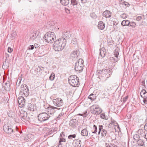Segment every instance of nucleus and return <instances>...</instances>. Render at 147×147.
Segmentation results:
<instances>
[{
    "label": "nucleus",
    "mask_w": 147,
    "mask_h": 147,
    "mask_svg": "<svg viewBox=\"0 0 147 147\" xmlns=\"http://www.w3.org/2000/svg\"><path fill=\"white\" fill-rule=\"evenodd\" d=\"M128 98V96H126L125 97V98H123V101L125 102V101H126L127 100Z\"/></svg>",
    "instance_id": "obj_59"
},
{
    "label": "nucleus",
    "mask_w": 147,
    "mask_h": 147,
    "mask_svg": "<svg viewBox=\"0 0 147 147\" xmlns=\"http://www.w3.org/2000/svg\"><path fill=\"white\" fill-rule=\"evenodd\" d=\"M129 24L130 26H131L132 27H135L136 26V24L134 22L131 23L130 22Z\"/></svg>",
    "instance_id": "obj_45"
},
{
    "label": "nucleus",
    "mask_w": 147,
    "mask_h": 147,
    "mask_svg": "<svg viewBox=\"0 0 147 147\" xmlns=\"http://www.w3.org/2000/svg\"><path fill=\"white\" fill-rule=\"evenodd\" d=\"M18 101L20 107H23L25 105V99L23 96L19 97Z\"/></svg>",
    "instance_id": "obj_13"
},
{
    "label": "nucleus",
    "mask_w": 147,
    "mask_h": 147,
    "mask_svg": "<svg viewBox=\"0 0 147 147\" xmlns=\"http://www.w3.org/2000/svg\"><path fill=\"white\" fill-rule=\"evenodd\" d=\"M142 85H144V83H145L144 82V81H143V82H142Z\"/></svg>",
    "instance_id": "obj_64"
},
{
    "label": "nucleus",
    "mask_w": 147,
    "mask_h": 147,
    "mask_svg": "<svg viewBox=\"0 0 147 147\" xmlns=\"http://www.w3.org/2000/svg\"><path fill=\"white\" fill-rule=\"evenodd\" d=\"M42 70L40 67H38V68H36L34 70V71L36 72V74H35L34 75H36V74H37L38 72H40V70Z\"/></svg>",
    "instance_id": "obj_40"
},
{
    "label": "nucleus",
    "mask_w": 147,
    "mask_h": 147,
    "mask_svg": "<svg viewBox=\"0 0 147 147\" xmlns=\"http://www.w3.org/2000/svg\"><path fill=\"white\" fill-rule=\"evenodd\" d=\"M8 52L9 53H11L12 51H13V49H11L9 47L8 48Z\"/></svg>",
    "instance_id": "obj_54"
},
{
    "label": "nucleus",
    "mask_w": 147,
    "mask_h": 147,
    "mask_svg": "<svg viewBox=\"0 0 147 147\" xmlns=\"http://www.w3.org/2000/svg\"><path fill=\"white\" fill-rule=\"evenodd\" d=\"M66 44V40L63 38H59L53 43V48L55 51H61L64 49Z\"/></svg>",
    "instance_id": "obj_1"
},
{
    "label": "nucleus",
    "mask_w": 147,
    "mask_h": 147,
    "mask_svg": "<svg viewBox=\"0 0 147 147\" xmlns=\"http://www.w3.org/2000/svg\"><path fill=\"white\" fill-rule=\"evenodd\" d=\"M113 124H114L115 125V130H117L118 131L117 129H118L119 130H120L119 127L116 121H113Z\"/></svg>",
    "instance_id": "obj_30"
},
{
    "label": "nucleus",
    "mask_w": 147,
    "mask_h": 147,
    "mask_svg": "<svg viewBox=\"0 0 147 147\" xmlns=\"http://www.w3.org/2000/svg\"><path fill=\"white\" fill-rule=\"evenodd\" d=\"M102 129H103V126L102 125H99V131L98 132V135H99L100 131H101Z\"/></svg>",
    "instance_id": "obj_46"
},
{
    "label": "nucleus",
    "mask_w": 147,
    "mask_h": 147,
    "mask_svg": "<svg viewBox=\"0 0 147 147\" xmlns=\"http://www.w3.org/2000/svg\"><path fill=\"white\" fill-rule=\"evenodd\" d=\"M120 17L121 18H127V15L126 14L123 13V14H122L120 15Z\"/></svg>",
    "instance_id": "obj_48"
},
{
    "label": "nucleus",
    "mask_w": 147,
    "mask_h": 147,
    "mask_svg": "<svg viewBox=\"0 0 147 147\" xmlns=\"http://www.w3.org/2000/svg\"><path fill=\"white\" fill-rule=\"evenodd\" d=\"M144 128H146V129H147V123L145 124V125L144 126Z\"/></svg>",
    "instance_id": "obj_63"
},
{
    "label": "nucleus",
    "mask_w": 147,
    "mask_h": 147,
    "mask_svg": "<svg viewBox=\"0 0 147 147\" xmlns=\"http://www.w3.org/2000/svg\"><path fill=\"white\" fill-rule=\"evenodd\" d=\"M3 129L4 131L7 134H11L13 131L12 126L9 124H5L3 127Z\"/></svg>",
    "instance_id": "obj_7"
},
{
    "label": "nucleus",
    "mask_w": 147,
    "mask_h": 147,
    "mask_svg": "<svg viewBox=\"0 0 147 147\" xmlns=\"http://www.w3.org/2000/svg\"><path fill=\"white\" fill-rule=\"evenodd\" d=\"M109 71V70L108 69H103L101 71V73L103 75H105V76H106Z\"/></svg>",
    "instance_id": "obj_27"
},
{
    "label": "nucleus",
    "mask_w": 147,
    "mask_h": 147,
    "mask_svg": "<svg viewBox=\"0 0 147 147\" xmlns=\"http://www.w3.org/2000/svg\"><path fill=\"white\" fill-rule=\"evenodd\" d=\"M5 89L8 91L10 89V83L9 82H6L5 83Z\"/></svg>",
    "instance_id": "obj_32"
},
{
    "label": "nucleus",
    "mask_w": 147,
    "mask_h": 147,
    "mask_svg": "<svg viewBox=\"0 0 147 147\" xmlns=\"http://www.w3.org/2000/svg\"><path fill=\"white\" fill-rule=\"evenodd\" d=\"M138 134H140V135L143 136L144 134V133L145 132V129H139L138 131Z\"/></svg>",
    "instance_id": "obj_34"
},
{
    "label": "nucleus",
    "mask_w": 147,
    "mask_h": 147,
    "mask_svg": "<svg viewBox=\"0 0 147 147\" xmlns=\"http://www.w3.org/2000/svg\"><path fill=\"white\" fill-rule=\"evenodd\" d=\"M142 19V17L141 16H138L136 18V20L138 21H140Z\"/></svg>",
    "instance_id": "obj_49"
},
{
    "label": "nucleus",
    "mask_w": 147,
    "mask_h": 147,
    "mask_svg": "<svg viewBox=\"0 0 147 147\" xmlns=\"http://www.w3.org/2000/svg\"><path fill=\"white\" fill-rule=\"evenodd\" d=\"M65 142V139L63 138H61L60 140L59 143L61 144V142Z\"/></svg>",
    "instance_id": "obj_52"
},
{
    "label": "nucleus",
    "mask_w": 147,
    "mask_h": 147,
    "mask_svg": "<svg viewBox=\"0 0 147 147\" xmlns=\"http://www.w3.org/2000/svg\"><path fill=\"white\" fill-rule=\"evenodd\" d=\"M37 36L38 34H37L36 33H33L32 34L31 36H30V38L31 39H34L36 38V36Z\"/></svg>",
    "instance_id": "obj_37"
},
{
    "label": "nucleus",
    "mask_w": 147,
    "mask_h": 147,
    "mask_svg": "<svg viewBox=\"0 0 147 147\" xmlns=\"http://www.w3.org/2000/svg\"><path fill=\"white\" fill-rule=\"evenodd\" d=\"M59 145L57 146L56 147H62V144L59 143Z\"/></svg>",
    "instance_id": "obj_61"
},
{
    "label": "nucleus",
    "mask_w": 147,
    "mask_h": 147,
    "mask_svg": "<svg viewBox=\"0 0 147 147\" xmlns=\"http://www.w3.org/2000/svg\"><path fill=\"white\" fill-rule=\"evenodd\" d=\"M53 102L55 106L58 107L62 106L63 104V102L62 99L59 98L53 99Z\"/></svg>",
    "instance_id": "obj_8"
},
{
    "label": "nucleus",
    "mask_w": 147,
    "mask_h": 147,
    "mask_svg": "<svg viewBox=\"0 0 147 147\" xmlns=\"http://www.w3.org/2000/svg\"><path fill=\"white\" fill-rule=\"evenodd\" d=\"M106 147H117V146L113 143H105Z\"/></svg>",
    "instance_id": "obj_31"
},
{
    "label": "nucleus",
    "mask_w": 147,
    "mask_h": 147,
    "mask_svg": "<svg viewBox=\"0 0 147 147\" xmlns=\"http://www.w3.org/2000/svg\"><path fill=\"white\" fill-rule=\"evenodd\" d=\"M144 137L146 139H147V131H145V132L144 134H143Z\"/></svg>",
    "instance_id": "obj_53"
},
{
    "label": "nucleus",
    "mask_w": 147,
    "mask_h": 147,
    "mask_svg": "<svg viewBox=\"0 0 147 147\" xmlns=\"http://www.w3.org/2000/svg\"><path fill=\"white\" fill-rule=\"evenodd\" d=\"M90 16L93 19H95L97 17L96 15L94 12H92L90 13Z\"/></svg>",
    "instance_id": "obj_41"
},
{
    "label": "nucleus",
    "mask_w": 147,
    "mask_h": 147,
    "mask_svg": "<svg viewBox=\"0 0 147 147\" xmlns=\"http://www.w3.org/2000/svg\"><path fill=\"white\" fill-rule=\"evenodd\" d=\"M21 93H22V95H24L25 96L27 97L29 94V90H25L21 91Z\"/></svg>",
    "instance_id": "obj_25"
},
{
    "label": "nucleus",
    "mask_w": 147,
    "mask_h": 147,
    "mask_svg": "<svg viewBox=\"0 0 147 147\" xmlns=\"http://www.w3.org/2000/svg\"><path fill=\"white\" fill-rule=\"evenodd\" d=\"M138 143L139 145L141 146H143L144 140L140 139L138 140Z\"/></svg>",
    "instance_id": "obj_38"
},
{
    "label": "nucleus",
    "mask_w": 147,
    "mask_h": 147,
    "mask_svg": "<svg viewBox=\"0 0 147 147\" xmlns=\"http://www.w3.org/2000/svg\"><path fill=\"white\" fill-rule=\"evenodd\" d=\"M34 47H35V48H37L39 47V45L38 44L35 43L34 44Z\"/></svg>",
    "instance_id": "obj_60"
},
{
    "label": "nucleus",
    "mask_w": 147,
    "mask_h": 147,
    "mask_svg": "<svg viewBox=\"0 0 147 147\" xmlns=\"http://www.w3.org/2000/svg\"><path fill=\"white\" fill-rule=\"evenodd\" d=\"M113 24L114 25L116 26L117 24V23L116 22H114V21H113Z\"/></svg>",
    "instance_id": "obj_62"
},
{
    "label": "nucleus",
    "mask_w": 147,
    "mask_h": 147,
    "mask_svg": "<svg viewBox=\"0 0 147 147\" xmlns=\"http://www.w3.org/2000/svg\"><path fill=\"white\" fill-rule=\"evenodd\" d=\"M81 141L78 140H75L74 141V145L75 147H80Z\"/></svg>",
    "instance_id": "obj_17"
},
{
    "label": "nucleus",
    "mask_w": 147,
    "mask_h": 147,
    "mask_svg": "<svg viewBox=\"0 0 147 147\" xmlns=\"http://www.w3.org/2000/svg\"><path fill=\"white\" fill-rule=\"evenodd\" d=\"M71 4L73 6L76 5L77 4V2L76 0H71Z\"/></svg>",
    "instance_id": "obj_39"
},
{
    "label": "nucleus",
    "mask_w": 147,
    "mask_h": 147,
    "mask_svg": "<svg viewBox=\"0 0 147 147\" xmlns=\"http://www.w3.org/2000/svg\"><path fill=\"white\" fill-rule=\"evenodd\" d=\"M29 90L26 84H22L21 85V91L25 90Z\"/></svg>",
    "instance_id": "obj_29"
},
{
    "label": "nucleus",
    "mask_w": 147,
    "mask_h": 147,
    "mask_svg": "<svg viewBox=\"0 0 147 147\" xmlns=\"http://www.w3.org/2000/svg\"><path fill=\"white\" fill-rule=\"evenodd\" d=\"M91 113L95 115H99L102 112L101 109L97 105H93L90 107Z\"/></svg>",
    "instance_id": "obj_5"
},
{
    "label": "nucleus",
    "mask_w": 147,
    "mask_h": 147,
    "mask_svg": "<svg viewBox=\"0 0 147 147\" xmlns=\"http://www.w3.org/2000/svg\"><path fill=\"white\" fill-rule=\"evenodd\" d=\"M79 55V51L78 50L73 51L71 53V58L73 60H76Z\"/></svg>",
    "instance_id": "obj_12"
},
{
    "label": "nucleus",
    "mask_w": 147,
    "mask_h": 147,
    "mask_svg": "<svg viewBox=\"0 0 147 147\" xmlns=\"http://www.w3.org/2000/svg\"><path fill=\"white\" fill-rule=\"evenodd\" d=\"M65 11L67 13H70V10L66 8L65 9Z\"/></svg>",
    "instance_id": "obj_58"
},
{
    "label": "nucleus",
    "mask_w": 147,
    "mask_h": 147,
    "mask_svg": "<svg viewBox=\"0 0 147 147\" xmlns=\"http://www.w3.org/2000/svg\"><path fill=\"white\" fill-rule=\"evenodd\" d=\"M60 2L62 5L65 6L68 5L69 3V0H60Z\"/></svg>",
    "instance_id": "obj_23"
},
{
    "label": "nucleus",
    "mask_w": 147,
    "mask_h": 147,
    "mask_svg": "<svg viewBox=\"0 0 147 147\" xmlns=\"http://www.w3.org/2000/svg\"><path fill=\"white\" fill-rule=\"evenodd\" d=\"M68 82L69 84L73 87H78L79 86V78L76 76H70L69 78Z\"/></svg>",
    "instance_id": "obj_3"
},
{
    "label": "nucleus",
    "mask_w": 147,
    "mask_h": 147,
    "mask_svg": "<svg viewBox=\"0 0 147 147\" xmlns=\"http://www.w3.org/2000/svg\"><path fill=\"white\" fill-rule=\"evenodd\" d=\"M62 37L61 38H63L65 40H66V39L68 36V33L67 32H64L63 33L62 36Z\"/></svg>",
    "instance_id": "obj_33"
},
{
    "label": "nucleus",
    "mask_w": 147,
    "mask_h": 147,
    "mask_svg": "<svg viewBox=\"0 0 147 147\" xmlns=\"http://www.w3.org/2000/svg\"><path fill=\"white\" fill-rule=\"evenodd\" d=\"M140 95L144 99L143 101L144 104H147V92L145 90H142L140 92Z\"/></svg>",
    "instance_id": "obj_11"
},
{
    "label": "nucleus",
    "mask_w": 147,
    "mask_h": 147,
    "mask_svg": "<svg viewBox=\"0 0 147 147\" xmlns=\"http://www.w3.org/2000/svg\"><path fill=\"white\" fill-rule=\"evenodd\" d=\"M100 117L102 119H106V117L105 116V114L104 113H102L100 114Z\"/></svg>",
    "instance_id": "obj_47"
},
{
    "label": "nucleus",
    "mask_w": 147,
    "mask_h": 147,
    "mask_svg": "<svg viewBox=\"0 0 147 147\" xmlns=\"http://www.w3.org/2000/svg\"><path fill=\"white\" fill-rule=\"evenodd\" d=\"M96 95L94 94H91L88 97V98L92 100H94L96 98Z\"/></svg>",
    "instance_id": "obj_28"
},
{
    "label": "nucleus",
    "mask_w": 147,
    "mask_h": 147,
    "mask_svg": "<svg viewBox=\"0 0 147 147\" xmlns=\"http://www.w3.org/2000/svg\"><path fill=\"white\" fill-rule=\"evenodd\" d=\"M32 135L30 134H28L27 135L25 136V137L24 140H28L29 138H30L31 137V136Z\"/></svg>",
    "instance_id": "obj_44"
},
{
    "label": "nucleus",
    "mask_w": 147,
    "mask_h": 147,
    "mask_svg": "<svg viewBox=\"0 0 147 147\" xmlns=\"http://www.w3.org/2000/svg\"><path fill=\"white\" fill-rule=\"evenodd\" d=\"M55 77V74L53 72L52 73L49 77V79L51 81L53 80Z\"/></svg>",
    "instance_id": "obj_36"
},
{
    "label": "nucleus",
    "mask_w": 147,
    "mask_h": 147,
    "mask_svg": "<svg viewBox=\"0 0 147 147\" xmlns=\"http://www.w3.org/2000/svg\"><path fill=\"white\" fill-rule=\"evenodd\" d=\"M58 109V108L51 106L48 107L46 109V111L48 115H53L56 110Z\"/></svg>",
    "instance_id": "obj_9"
},
{
    "label": "nucleus",
    "mask_w": 147,
    "mask_h": 147,
    "mask_svg": "<svg viewBox=\"0 0 147 147\" xmlns=\"http://www.w3.org/2000/svg\"><path fill=\"white\" fill-rule=\"evenodd\" d=\"M81 134L83 136H87L88 135V131L87 129L86 128L82 129L81 131Z\"/></svg>",
    "instance_id": "obj_22"
},
{
    "label": "nucleus",
    "mask_w": 147,
    "mask_h": 147,
    "mask_svg": "<svg viewBox=\"0 0 147 147\" xmlns=\"http://www.w3.org/2000/svg\"><path fill=\"white\" fill-rule=\"evenodd\" d=\"M81 4L82 5H84L88 3L87 0H80Z\"/></svg>",
    "instance_id": "obj_43"
},
{
    "label": "nucleus",
    "mask_w": 147,
    "mask_h": 147,
    "mask_svg": "<svg viewBox=\"0 0 147 147\" xmlns=\"http://www.w3.org/2000/svg\"><path fill=\"white\" fill-rule=\"evenodd\" d=\"M20 116L21 120L24 121L26 120L27 117V112L23 111H21L20 112Z\"/></svg>",
    "instance_id": "obj_14"
},
{
    "label": "nucleus",
    "mask_w": 147,
    "mask_h": 147,
    "mask_svg": "<svg viewBox=\"0 0 147 147\" xmlns=\"http://www.w3.org/2000/svg\"><path fill=\"white\" fill-rule=\"evenodd\" d=\"M34 48V46L33 45H30V47H29V49L30 50H32Z\"/></svg>",
    "instance_id": "obj_57"
},
{
    "label": "nucleus",
    "mask_w": 147,
    "mask_h": 147,
    "mask_svg": "<svg viewBox=\"0 0 147 147\" xmlns=\"http://www.w3.org/2000/svg\"><path fill=\"white\" fill-rule=\"evenodd\" d=\"M102 15L106 18H109L111 16V13L109 11L106 10L103 13Z\"/></svg>",
    "instance_id": "obj_16"
},
{
    "label": "nucleus",
    "mask_w": 147,
    "mask_h": 147,
    "mask_svg": "<svg viewBox=\"0 0 147 147\" xmlns=\"http://www.w3.org/2000/svg\"><path fill=\"white\" fill-rule=\"evenodd\" d=\"M143 143V146L146 147V146L147 145V139L146 140L144 141Z\"/></svg>",
    "instance_id": "obj_51"
},
{
    "label": "nucleus",
    "mask_w": 147,
    "mask_h": 147,
    "mask_svg": "<svg viewBox=\"0 0 147 147\" xmlns=\"http://www.w3.org/2000/svg\"><path fill=\"white\" fill-rule=\"evenodd\" d=\"M7 114L9 117H13L15 116V113L14 112L12 111H9L7 112Z\"/></svg>",
    "instance_id": "obj_24"
},
{
    "label": "nucleus",
    "mask_w": 147,
    "mask_h": 147,
    "mask_svg": "<svg viewBox=\"0 0 147 147\" xmlns=\"http://www.w3.org/2000/svg\"><path fill=\"white\" fill-rule=\"evenodd\" d=\"M100 132L101 136L103 137L105 136H106L107 133V131L105 129H102Z\"/></svg>",
    "instance_id": "obj_35"
},
{
    "label": "nucleus",
    "mask_w": 147,
    "mask_h": 147,
    "mask_svg": "<svg viewBox=\"0 0 147 147\" xmlns=\"http://www.w3.org/2000/svg\"><path fill=\"white\" fill-rule=\"evenodd\" d=\"M65 135L64 134V132L63 131H62L61 132L60 136L61 137V138H63L65 136Z\"/></svg>",
    "instance_id": "obj_55"
},
{
    "label": "nucleus",
    "mask_w": 147,
    "mask_h": 147,
    "mask_svg": "<svg viewBox=\"0 0 147 147\" xmlns=\"http://www.w3.org/2000/svg\"><path fill=\"white\" fill-rule=\"evenodd\" d=\"M50 116L46 113H41L38 116V118L39 121L43 122L49 119Z\"/></svg>",
    "instance_id": "obj_6"
},
{
    "label": "nucleus",
    "mask_w": 147,
    "mask_h": 147,
    "mask_svg": "<svg viewBox=\"0 0 147 147\" xmlns=\"http://www.w3.org/2000/svg\"><path fill=\"white\" fill-rule=\"evenodd\" d=\"M84 61L82 59H80L75 64V70L77 71L81 72L84 67Z\"/></svg>",
    "instance_id": "obj_4"
},
{
    "label": "nucleus",
    "mask_w": 147,
    "mask_h": 147,
    "mask_svg": "<svg viewBox=\"0 0 147 147\" xmlns=\"http://www.w3.org/2000/svg\"><path fill=\"white\" fill-rule=\"evenodd\" d=\"M98 26L99 29L103 30L105 27V24L103 22L100 21L98 23Z\"/></svg>",
    "instance_id": "obj_20"
},
{
    "label": "nucleus",
    "mask_w": 147,
    "mask_h": 147,
    "mask_svg": "<svg viewBox=\"0 0 147 147\" xmlns=\"http://www.w3.org/2000/svg\"><path fill=\"white\" fill-rule=\"evenodd\" d=\"M36 106L34 104H29L27 107V109L30 111H33L36 108Z\"/></svg>",
    "instance_id": "obj_15"
},
{
    "label": "nucleus",
    "mask_w": 147,
    "mask_h": 147,
    "mask_svg": "<svg viewBox=\"0 0 147 147\" xmlns=\"http://www.w3.org/2000/svg\"><path fill=\"white\" fill-rule=\"evenodd\" d=\"M119 52L118 49H116L114 52V55L115 56L110 58V60L112 61L113 62L115 63L119 60V59L118 57Z\"/></svg>",
    "instance_id": "obj_10"
},
{
    "label": "nucleus",
    "mask_w": 147,
    "mask_h": 147,
    "mask_svg": "<svg viewBox=\"0 0 147 147\" xmlns=\"http://www.w3.org/2000/svg\"><path fill=\"white\" fill-rule=\"evenodd\" d=\"M43 38L46 42L49 43H53L56 39V35L54 32H49L44 35Z\"/></svg>",
    "instance_id": "obj_2"
},
{
    "label": "nucleus",
    "mask_w": 147,
    "mask_h": 147,
    "mask_svg": "<svg viewBox=\"0 0 147 147\" xmlns=\"http://www.w3.org/2000/svg\"><path fill=\"white\" fill-rule=\"evenodd\" d=\"M78 123V121L76 119H73L70 121L69 125L72 127H75Z\"/></svg>",
    "instance_id": "obj_18"
},
{
    "label": "nucleus",
    "mask_w": 147,
    "mask_h": 147,
    "mask_svg": "<svg viewBox=\"0 0 147 147\" xmlns=\"http://www.w3.org/2000/svg\"><path fill=\"white\" fill-rule=\"evenodd\" d=\"M130 24V22L128 20H124L122 21L121 24L123 26H127Z\"/></svg>",
    "instance_id": "obj_26"
},
{
    "label": "nucleus",
    "mask_w": 147,
    "mask_h": 147,
    "mask_svg": "<svg viewBox=\"0 0 147 147\" xmlns=\"http://www.w3.org/2000/svg\"><path fill=\"white\" fill-rule=\"evenodd\" d=\"M62 115V114L61 113L58 115V116L57 117V118L58 119H60Z\"/></svg>",
    "instance_id": "obj_56"
},
{
    "label": "nucleus",
    "mask_w": 147,
    "mask_h": 147,
    "mask_svg": "<svg viewBox=\"0 0 147 147\" xmlns=\"http://www.w3.org/2000/svg\"><path fill=\"white\" fill-rule=\"evenodd\" d=\"M106 53V50L105 48H102L100 49V54L101 57H104L105 56V54Z\"/></svg>",
    "instance_id": "obj_19"
},
{
    "label": "nucleus",
    "mask_w": 147,
    "mask_h": 147,
    "mask_svg": "<svg viewBox=\"0 0 147 147\" xmlns=\"http://www.w3.org/2000/svg\"><path fill=\"white\" fill-rule=\"evenodd\" d=\"M93 129H94V131L92 130L91 132H89V136H92V137H93V134H95L97 131V127L94 125H93Z\"/></svg>",
    "instance_id": "obj_21"
},
{
    "label": "nucleus",
    "mask_w": 147,
    "mask_h": 147,
    "mask_svg": "<svg viewBox=\"0 0 147 147\" xmlns=\"http://www.w3.org/2000/svg\"><path fill=\"white\" fill-rule=\"evenodd\" d=\"M76 137V135L75 134L73 135H70L68 136V138L69 139H72L73 138H75Z\"/></svg>",
    "instance_id": "obj_42"
},
{
    "label": "nucleus",
    "mask_w": 147,
    "mask_h": 147,
    "mask_svg": "<svg viewBox=\"0 0 147 147\" xmlns=\"http://www.w3.org/2000/svg\"><path fill=\"white\" fill-rule=\"evenodd\" d=\"M134 139L136 140H138V136L137 134L134 135Z\"/></svg>",
    "instance_id": "obj_50"
}]
</instances>
